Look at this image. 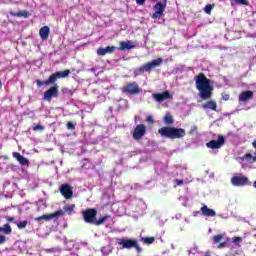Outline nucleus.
I'll return each mask as SVG.
<instances>
[{
	"label": "nucleus",
	"instance_id": "obj_7",
	"mask_svg": "<svg viewBox=\"0 0 256 256\" xmlns=\"http://www.w3.org/2000/svg\"><path fill=\"white\" fill-rule=\"evenodd\" d=\"M146 133H147V126H145V124H138L134 128L132 137H133V139H135V141H141V139H143V137H145Z\"/></svg>",
	"mask_w": 256,
	"mask_h": 256
},
{
	"label": "nucleus",
	"instance_id": "obj_23",
	"mask_svg": "<svg viewBox=\"0 0 256 256\" xmlns=\"http://www.w3.org/2000/svg\"><path fill=\"white\" fill-rule=\"evenodd\" d=\"M10 15H12V17H29V12L27 10L24 11H18V12H10Z\"/></svg>",
	"mask_w": 256,
	"mask_h": 256
},
{
	"label": "nucleus",
	"instance_id": "obj_27",
	"mask_svg": "<svg viewBox=\"0 0 256 256\" xmlns=\"http://www.w3.org/2000/svg\"><path fill=\"white\" fill-rule=\"evenodd\" d=\"M223 237H224L223 234H218V235L213 236L212 239H213L214 245H217V243H221V241H223Z\"/></svg>",
	"mask_w": 256,
	"mask_h": 256
},
{
	"label": "nucleus",
	"instance_id": "obj_8",
	"mask_svg": "<svg viewBox=\"0 0 256 256\" xmlns=\"http://www.w3.org/2000/svg\"><path fill=\"white\" fill-rule=\"evenodd\" d=\"M65 215V212L63 210H57L56 212L52 214H44L42 216L34 218V221L37 223H40V221H51V219H58V217H63Z\"/></svg>",
	"mask_w": 256,
	"mask_h": 256
},
{
	"label": "nucleus",
	"instance_id": "obj_41",
	"mask_svg": "<svg viewBox=\"0 0 256 256\" xmlns=\"http://www.w3.org/2000/svg\"><path fill=\"white\" fill-rule=\"evenodd\" d=\"M6 221H8L9 223H13V221H15V218L7 216Z\"/></svg>",
	"mask_w": 256,
	"mask_h": 256
},
{
	"label": "nucleus",
	"instance_id": "obj_18",
	"mask_svg": "<svg viewBox=\"0 0 256 256\" xmlns=\"http://www.w3.org/2000/svg\"><path fill=\"white\" fill-rule=\"evenodd\" d=\"M13 157L16 159L20 165L29 166V159L25 158L23 155H21L19 152H13Z\"/></svg>",
	"mask_w": 256,
	"mask_h": 256
},
{
	"label": "nucleus",
	"instance_id": "obj_21",
	"mask_svg": "<svg viewBox=\"0 0 256 256\" xmlns=\"http://www.w3.org/2000/svg\"><path fill=\"white\" fill-rule=\"evenodd\" d=\"M203 109H211V111H217V102L215 100H209L202 105Z\"/></svg>",
	"mask_w": 256,
	"mask_h": 256
},
{
	"label": "nucleus",
	"instance_id": "obj_4",
	"mask_svg": "<svg viewBox=\"0 0 256 256\" xmlns=\"http://www.w3.org/2000/svg\"><path fill=\"white\" fill-rule=\"evenodd\" d=\"M163 63V58H157L150 62L145 63L144 65L140 66L139 68H136L134 70L135 75H141L142 73H151L153 69H156V67H160V65Z\"/></svg>",
	"mask_w": 256,
	"mask_h": 256
},
{
	"label": "nucleus",
	"instance_id": "obj_16",
	"mask_svg": "<svg viewBox=\"0 0 256 256\" xmlns=\"http://www.w3.org/2000/svg\"><path fill=\"white\" fill-rule=\"evenodd\" d=\"M117 51V46H107L106 48L99 47L97 49V55L100 57H105V55H111Z\"/></svg>",
	"mask_w": 256,
	"mask_h": 256
},
{
	"label": "nucleus",
	"instance_id": "obj_24",
	"mask_svg": "<svg viewBox=\"0 0 256 256\" xmlns=\"http://www.w3.org/2000/svg\"><path fill=\"white\" fill-rule=\"evenodd\" d=\"M74 209H75V204L65 205L63 207L62 212L64 213V215L66 213H68V215H71V213H73Z\"/></svg>",
	"mask_w": 256,
	"mask_h": 256
},
{
	"label": "nucleus",
	"instance_id": "obj_22",
	"mask_svg": "<svg viewBox=\"0 0 256 256\" xmlns=\"http://www.w3.org/2000/svg\"><path fill=\"white\" fill-rule=\"evenodd\" d=\"M163 121L165 125H173L175 123V120L173 119V115L170 113H166V115L163 118Z\"/></svg>",
	"mask_w": 256,
	"mask_h": 256
},
{
	"label": "nucleus",
	"instance_id": "obj_34",
	"mask_svg": "<svg viewBox=\"0 0 256 256\" xmlns=\"http://www.w3.org/2000/svg\"><path fill=\"white\" fill-rule=\"evenodd\" d=\"M238 5H249L247 0H234Z\"/></svg>",
	"mask_w": 256,
	"mask_h": 256
},
{
	"label": "nucleus",
	"instance_id": "obj_5",
	"mask_svg": "<svg viewBox=\"0 0 256 256\" xmlns=\"http://www.w3.org/2000/svg\"><path fill=\"white\" fill-rule=\"evenodd\" d=\"M121 91L127 95H139L141 88H139L137 82H127L126 85L122 87Z\"/></svg>",
	"mask_w": 256,
	"mask_h": 256
},
{
	"label": "nucleus",
	"instance_id": "obj_29",
	"mask_svg": "<svg viewBox=\"0 0 256 256\" xmlns=\"http://www.w3.org/2000/svg\"><path fill=\"white\" fill-rule=\"evenodd\" d=\"M2 231L5 233V235H11V225L4 224V227H2Z\"/></svg>",
	"mask_w": 256,
	"mask_h": 256
},
{
	"label": "nucleus",
	"instance_id": "obj_45",
	"mask_svg": "<svg viewBox=\"0 0 256 256\" xmlns=\"http://www.w3.org/2000/svg\"><path fill=\"white\" fill-rule=\"evenodd\" d=\"M1 87H3V82H1V80H0V89H1Z\"/></svg>",
	"mask_w": 256,
	"mask_h": 256
},
{
	"label": "nucleus",
	"instance_id": "obj_2",
	"mask_svg": "<svg viewBox=\"0 0 256 256\" xmlns=\"http://www.w3.org/2000/svg\"><path fill=\"white\" fill-rule=\"evenodd\" d=\"M194 81L196 83V89L199 91L200 98L203 99V101L211 99L213 96V86H211V80L200 72L194 77Z\"/></svg>",
	"mask_w": 256,
	"mask_h": 256
},
{
	"label": "nucleus",
	"instance_id": "obj_42",
	"mask_svg": "<svg viewBox=\"0 0 256 256\" xmlns=\"http://www.w3.org/2000/svg\"><path fill=\"white\" fill-rule=\"evenodd\" d=\"M145 1L147 0H136L137 5H145Z\"/></svg>",
	"mask_w": 256,
	"mask_h": 256
},
{
	"label": "nucleus",
	"instance_id": "obj_3",
	"mask_svg": "<svg viewBox=\"0 0 256 256\" xmlns=\"http://www.w3.org/2000/svg\"><path fill=\"white\" fill-rule=\"evenodd\" d=\"M158 133L161 137H166L167 139H183L187 135L185 129L171 126H164L158 129Z\"/></svg>",
	"mask_w": 256,
	"mask_h": 256
},
{
	"label": "nucleus",
	"instance_id": "obj_40",
	"mask_svg": "<svg viewBox=\"0 0 256 256\" xmlns=\"http://www.w3.org/2000/svg\"><path fill=\"white\" fill-rule=\"evenodd\" d=\"M146 121L148 123H155V121L153 120V116H147Z\"/></svg>",
	"mask_w": 256,
	"mask_h": 256
},
{
	"label": "nucleus",
	"instance_id": "obj_19",
	"mask_svg": "<svg viewBox=\"0 0 256 256\" xmlns=\"http://www.w3.org/2000/svg\"><path fill=\"white\" fill-rule=\"evenodd\" d=\"M49 33H51L49 26H44L40 28L39 30L40 39H42V41H47L49 39Z\"/></svg>",
	"mask_w": 256,
	"mask_h": 256
},
{
	"label": "nucleus",
	"instance_id": "obj_25",
	"mask_svg": "<svg viewBox=\"0 0 256 256\" xmlns=\"http://www.w3.org/2000/svg\"><path fill=\"white\" fill-rule=\"evenodd\" d=\"M140 241L146 245H153L155 243V237H142Z\"/></svg>",
	"mask_w": 256,
	"mask_h": 256
},
{
	"label": "nucleus",
	"instance_id": "obj_32",
	"mask_svg": "<svg viewBox=\"0 0 256 256\" xmlns=\"http://www.w3.org/2000/svg\"><path fill=\"white\" fill-rule=\"evenodd\" d=\"M33 131H45V126L38 124L32 127Z\"/></svg>",
	"mask_w": 256,
	"mask_h": 256
},
{
	"label": "nucleus",
	"instance_id": "obj_11",
	"mask_svg": "<svg viewBox=\"0 0 256 256\" xmlns=\"http://www.w3.org/2000/svg\"><path fill=\"white\" fill-rule=\"evenodd\" d=\"M167 7V4H163L161 2H158L155 4L154 9L155 13L152 14V19H161L163 17V13H165V9Z\"/></svg>",
	"mask_w": 256,
	"mask_h": 256
},
{
	"label": "nucleus",
	"instance_id": "obj_38",
	"mask_svg": "<svg viewBox=\"0 0 256 256\" xmlns=\"http://www.w3.org/2000/svg\"><path fill=\"white\" fill-rule=\"evenodd\" d=\"M194 133H197V126L192 127L189 131V135H193Z\"/></svg>",
	"mask_w": 256,
	"mask_h": 256
},
{
	"label": "nucleus",
	"instance_id": "obj_36",
	"mask_svg": "<svg viewBox=\"0 0 256 256\" xmlns=\"http://www.w3.org/2000/svg\"><path fill=\"white\" fill-rule=\"evenodd\" d=\"M7 241V237H5L4 235H0V245H3V243H6Z\"/></svg>",
	"mask_w": 256,
	"mask_h": 256
},
{
	"label": "nucleus",
	"instance_id": "obj_35",
	"mask_svg": "<svg viewBox=\"0 0 256 256\" xmlns=\"http://www.w3.org/2000/svg\"><path fill=\"white\" fill-rule=\"evenodd\" d=\"M217 247L218 249H225V247H227V242H220Z\"/></svg>",
	"mask_w": 256,
	"mask_h": 256
},
{
	"label": "nucleus",
	"instance_id": "obj_13",
	"mask_svg": "<svg viewBox=\"0 0 256 256\" xmlns=\"http://www.w3.org/2000/svg\"><path fill=\"white\" fill-rule=\"evenodd\" d=\"M254 93L251 90L242 91L239 94L238 101L239 103H247L253 99Z\"/></svg>",
	"mask_w": 256,
	"mask_h": 256
},
{
	"label": "nucleus",
	"instance_id": "obj_17",
	"mask_svg": "<svg viewBox=\"0 0 256 256\" xmlns=\"http://www.w3.org/2000/svg\"><path fill=\"white\" fill-rule=\"evenodd\" d=\"M200 211L204 217H215L217 215V212L211 208H209L207 205L203 204L200 208Z\"/></svg>",
	"mask_w": 256,
	"mask_h": 256
},
{
	"label": "nucleus",
	"instance_id": "obj_20",
	"mask_svg": "<svg viewBox=\"0 0 256 256\" xmlns=\"http://www.w3.org/2000/svg\"><path fill=\"white\" fill-rule=\"evenodd\" d=\"M135 45H133V42L131 41H121L120 47L118 48V51H128L129 49H134Z\"/></svg>",
	"mask_w": 256,
	"mask_h": 256
},
{
	"label": "nucleus",
	"instance_id": "obj_9",
	"mask_svg": "<svg viewBox=\"0 0 256 256\" xmlns=\"http://www.w3.org/2000/svg\"><path fill=\"white\" fill-rule=\"evenodd\" d=\"M231 183L234 185V187H245V185H251V181H249V178L239 175V176H233L231 178Z\"/></svg>",
	"mask_w": 256,
	"mask_h": 256
},
{
	"label": "nucleus",
	"instance_id": "obj_43",
	"mask_svg": "<svg viewBox=\"0 0 256 256\" xmlns=\"http://www.w3.org/2000/svg\"><path fill=\"white\" fill-rule=\"evenodd\" d=\"M223 99L224 101H229V94H224Z\"/></svg>",
	"mask_w": 256,
	"mask_h": 256
},
{
	"label": "nucleus",
	"instance_id": "obj_14",
	"mask_svg": "<svg viewBox=\"0 0 256 256\" xmlns=\"http://www.w3.org/2000/svg\"><path fill=\"white\" fill-rule=\"evenodd\" d=\"M60 193L65 199L73 198V190L69 184H62L60 186Z\"/></svg>",
	"mask_w": 256,
	"mask_h": 256
},
{
	"label": "nucleus",
	"instance_id": "obj_31",
	"mask_svg": "<svg viewBox=\"0 0 256 256\" xmlns=\"http://www.w3.org/2000/svg\"><path fill=\"white\" fill-rule=\"evenodd\" d=\"M241 241H243L242 237H233L232 238V243H234L235 245H238V247H241V245H239V243H241Z\"/></svg>",
	"mask_w": 256,
	"mask_h": 256
},
{
	"label": "nucleus",
	"instance_id": "obj_30",
	"mask_svg": "<svg viewBox=\"0 0 256 256\" xmlns=\"http://www.w3.org/2000/svg\"><path fill=\"white\" fill-rule=\"evenodd\" d=\"M27 220L21 221V222H15L17 225L18 229H25L27 227Z\"/></svg>",
	"mask_w": 256,
	"mask_h": 256
},
{
	"label": "nucleus",
	"instance_id": "obj_47",
	"mask_svg": "<svg viewBox=\"0 0 256 256\" xmlns=\"http://www.w3.org/2000/svg\"><path fill=\"white\" fill-rule=\"evenodd\" d=\"M205 256H211V254H206Z\"/></svg>",
	"mask_w": 256,
	"mask_h": 256
},
{
	"label": "nucleus",
	"instance_id": "obj_44",
	"mask_svg": "<svg viewBox=\"0 0 256 256\" xmlns=\"http://www.w3.org/2000/svg\"><path fill=\"white\" fill-rule=\"evenodd\" d=\"M199 213H200L199 211H194L193 212V217H197V215H199Z\"/></svg>",
	"mask_w": 256,
	"mask_h": 256
},
{
	"label": "nucleus",
	"instance_id": "obj_10",
	"mask_svg": "<svg viewBox=\"0 0 256 256\" xmlns=\"http://www.w3.org/2000/svg\"><path fill=\"white\" fill-rule=\"evenodd\" d=\"M225 145V137L223 135H218V141L217 140H211L208 143H206V146L208 149H221Z\"/></svg>",
	"mask_w": 256,
	"mask_h": 256
},
{
	"label": "nucleus",
	"instance_id": "obj_37",
	"mask_svg": "<svg viewBox=\"0 0 256 256\" xmlns=\"http://www.w3.org/2000/svg\"><path fill=\"white\" fill-rule=\"evenodd\" d=\"M133 248L136 249L137 253H141V251H143V249H141V247L137 243V240H136V246H133Z\"/></svg>",
	"mask_w": 256,
	"mask_h": 256
},
{
	"label": "nucleus",
	"instance_id": "obj_26",
	"mask_svg": "<svg viewBox=\"0 0 256 256\" xmlns=\"http://www.w3.org/2000/svg\"><path fill=\"white\" fill-rule=\"evenodd\" d=\"M109 215L103 216L101 218H99L97 220V218L94 220V225H96V227H99V225H103V223H105V221H107V219H109Z\"/></svg>",
	"mask_w": 256,
	"mask_h": 256
},
{
	"label": "nucleus",
	"instance_id": "obj_39",
	"mask_svg": "<svg viewBox=\"0 0 256 256\" xmlns=\"http://www.w3.org/2000/svg\"><path fill=\"white\" fill-rule=\"evenodd\" d=\"M174 182L176 183V185H177L178 187L183 186V180L175 179Z\"/></svg>",
	"mask_w": 256,
	"mask_h": 256
},
{
	"label": "nucleus",
	"instance_id": "obj_46",
	"mask_svg": "<svg viewBox=\"0 0 256 256\" xmlns=\"http://www.w3.org/2000/svg\"><path fill=\"white\" fill-rule=\"evenodd\" d=\"M3 231V227H0V232Z\"/></svg>",
	"mask_w": 256,
	"mask_h": 256
},
{
	"label": "nucleus",
	"instance_id": "obj_1",
	"mask_svg": "<svg viewBox=\"0 0 256 256\" xmlns=\"http://www.w3.org/2000/svg\"><path fill=\"white\" fill-rule=\"evenodd\" d=\"M70 74L71 70L66 69L64 71H56L44 81L36 80L37 87H43V85H53L44 92L43 100L51 101L52 99L59 97V84H57V79H65L69 77Z\"/></svg>",
	"mask_w": 256,
	"mask_h": 256
},
{
	"label": "nucleus",
	"instance_id": "obj_6",
	"mask_svg": "<svg viewBox=\"0 0 256 256\" xmlns=\"http://www.w3.org/2000/svg\"><path fill=\"white\" fill-rule=\"evenodd\" d=\"M82 216L85 221V223H90L91 225H94L95 219H97V209L90 208L82 211Z\"/></svg>",
	"mask_w": 256,
	"mask_h": 256
},
{
	"label": "nucleus",
	"instance_id": "obj_15",
	"mask_svg": "<svg viewBox=\"0 0 256 256\" xmlns=\"http://www.w3.org/2000/svg\"><path fill=\"white\" fill-rule=\"evenodd\" d=\"M136 241L137 240L122 238L118 240V245H120L122 249H133V247L136 246Z\"/></svg>",
	"mask_w": 256,
	"mask_h": 256
},
{
	"label": "nucleus",
	"instance_id": "obj_12",
	"mask_svg": "<svg viewBox=\"0 0 256 256\" xmlns=\"http://www.w3.org/2000/svg\"><path fill=\"white\" fill-rule=\"evenodd\" d=\"M152 97L157 103H163V101H167V99H173V95L167 90L162 93H154L152 94Z\"/></svg>",
	"mask_w": 256,
	"mask_h": 256
},
{
	"label": "nucleus",
	"instance_id": "obj_28",
	"mask_svg": "<svg viewBox=\"0 0 256 256\" xmlns=\"http://www.w3.org/2000/svg\"><path fill=\"white\" fill-rule=\"evenodd\" d=\"M215 7V4H207L204 8V11L207 15H211V12L213 11V8Z\"/></svg>",
	"mask_w": 256,
	"mask_h": 256
},
{
	"label": "nucleus",
	"instance_id": "obj_33",
	"mask_svg": "<svg viewBox=\"0 0 256 256\" xmlns=\"http://www.w3.org/2000/svg\"><path fill=\"white\" fill-rule=\"evenodd\" d=\"M66 127L69 131H75V125L73 122H67Z\"/></svg>",
	"mask_w": 256,
	"mask_h": 256
}]
</instances>
